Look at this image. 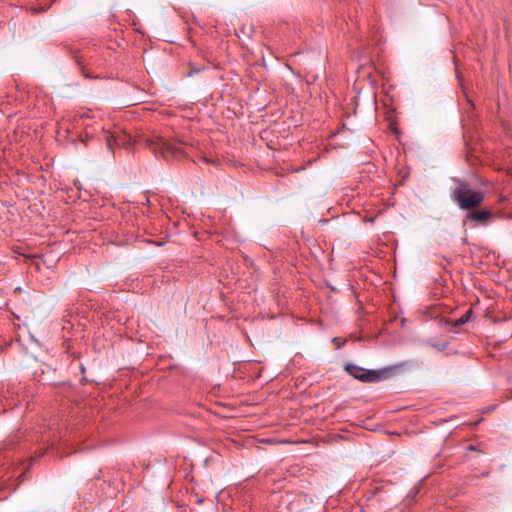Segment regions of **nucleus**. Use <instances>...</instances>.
Masks as SVG:
<instances>
[{
	"label": "nucleus",
	"mask_w": 512,
	"mask_h": 512,
	"mask_svg": "<svg viewBox=\"0 0 512 512\" xmlns=\"http://www.w3.org/2000/svg\"><path fill=\"white\" fill-rule=\"evenodd\" d=\"M473 317L472 309L467 310L456 322L457 325L468 323Z\"/></svg>",
	"instance_id": "0eeeda50"
},
{
	"label": "nucleus",
	"mask_w": 512,
	"mask_h": 512,
	"mask_svg": "<svg viewBox=\"0 0 512 512\" xmlns=\"http://www.w3.org/2000/svg\"><path fill=\"white\" fill-rule=\"evenodd\" d=\"M424 344L426 346L432 347L433 349H435L439 352L444 351L449 345V343L446 341L445 342H433L431 340L425 341Z\"/></svg>",
	"instance_id": "423d86ee"
},
{
	"label": "nucleus",
	"mask_w": 512,
	"mask_h": 512,
	"mask_svg": "<svg viewBox=\"0 0 512 512\" xmlns=\"http://www.w3.org/2000/svg\"><path fill=\"white\" fill-rule=\"evenodd\" d=\"M451 197L460 209L470 210L479 206L483 202L484 193L478 190H473L467 183L459 181L453 190Z\"/></svg>",
	"instance_id": "f257e3e1"
},
{
	"label": "nucleus",
	"mask_w": 512,
	"mask_h": 512,
	"mask_svg": "<svg viewBox=\"0 0 512 512\" xmlns=\"http://www.w3.org/2000/svg\"><path fill=\"white\" fill-rule=\"evenodd\" d=\"M199 162H203V163H206V164H212V165H217L218 161L217 160H214V159H211V158H207V157H203L199 160Z\"/></svg>",
	"instance_id": "6e6552de"
},
{
	"label": "nucleus",
	"mask_w": 512,
	"mask_h": 512,
	"mask_svg": "<svg viewBox=\"0 0 512 512\" xmlns=\"http://www.w3.org/2000/svg\"><path fill=\"white\" fill-rule=\"evenodd\" d=\"M337 340H338L337 338H334L333 342H336V344H339V341H337Z\"/></svg>",
	"instance_id": "9d476101"
},
{
	"label": "nucleus",
	"mask_w": 512,
	"mask_h": 512,
	"mask_svg": "<svg viewBox=\"0 0 512 512\" xmlns=\"http://www.w3.org/2000/svg\"><path fill=\"white\" fill-rule=\"evenodd\" d=\"M466 448L472 449V448H474V446L469 444Z\"/></svg>",
	"instance_id": "1a4fd4ad"
},
{
	"label": "nucleus",
	"mask_w": 512,
	"mask_h": 512,
	"mask_svg": "<svg viewBox=\"0 0 512 512\" xmlns=\"http://www.w3.org/2000/svg\"><path fill=\"white\" fill-rule=\"evenodd\" d=\"M337 340H338L337 338H334L333 342H336V344H339V341H337Z\"/></svg>",
	"instance_id": "9b49d317"
},
{
	"label": "nucleus",
	"mask_w": 512,
	"mask_h": 512,
	"mask_svg": "<svg viewBox=\"0 0 512 512\" xmlns=\"http://www.w3.org/2000/svg\"><path fill=\"white\" fill-rule=\"evenodd\" d=\"M126 136L125 138H122L120 136H116L114 134H110L106 140H107V145H108V148L109 149H112L113 145H116V146H120V145H125L126 143H129L131 138L128 137V139L126 140Z\"/></svg>",
	"instance_id": "39448f33"
},
{
	"label": "nucleus",
	"mask_w": 512,
	"mask_h": 512,
	"mask_svg": "<svg viewBox=\"0 0 512 512\" xmlns=\"http://www.w3.org/2000/svg\"><path fill=\"white\" fill-rule=\"evenodd\" d=\"M146 144L155 154H159L166 159L176 158L184 154L181 143L161 136L148 138Z\"/></svg>",
	"instance_id": "f03ea898"
},
{
	"label": "nucleus",
	"mask_w": 512,
	"mask_h": 512,
	"mask_svg": "<svg viewBox=\"0 0 512 512\" xmlns=\"http://www.w3.org/2000/svg\"><path fill=\"white\" fill-rule=\"evenodd\" d=\"M344 370L353 378L364 383L379 382L389 375V371L386 369L369 370L352 363L346 364Z\"/></svg>",
	"instance_id": "7ed1b4c3"
},
{
	"label": "nucleus",
	"mask_w": 512,
	"mask_h": 512,
	"mask_svg": "<svg viewBox=\"0 0 512 512\" xmlns=\"http://www.w3.org/2000/svg\"><path fill=\"white\" fill-rule=\"evenodd\" d=\"M492 213L488 210L474 211L469 213V218L476 222H485L489 220Z\"/></svg>",
	"instance_id": "20e7f679"
}]
</instances>
